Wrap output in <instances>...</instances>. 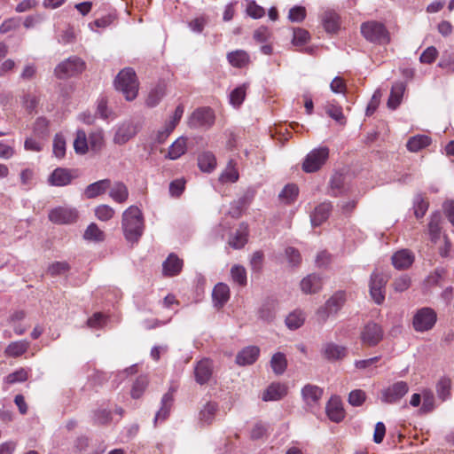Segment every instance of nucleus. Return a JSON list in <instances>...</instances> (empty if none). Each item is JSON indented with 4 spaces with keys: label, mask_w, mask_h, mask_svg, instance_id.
I'll use <instances>...</instances> for the list:
<instances>
[{
    "label": "nucleus",
    "mask_w": 454,
    "mask_h": 454,
    "mask_svg": "<svg viewBox=\"0 0 454 454\" xmlns=\"http://www.w3.org/2000/svg\"><path fill=\"white\" fill-rule=\"evenodd\" d=\"M227 59L232 67H243L249 62V55L243 50H237L227 55Z\"/></svg>",
    "instance_id": "obj_35"
},
{
    "label": "nucleus",
    "mask_w": 454,
    "mask_h": 454,
    "mask_svg": "<svg viewBox=\"0 0 454 454\" xmlns=\"http://www.w3.org/2000/svg\"><path fill=\"white\" fill-rule=\"evenodd\" d=\"M122 230L129 242H137L144 232V219L141 210L135 206L127 208L122 214Z\"/></svg>",
    "instance_id": "obj_1"
},
{
    "label": "nucleus",
    "mask_w": 454,
    "mask_h": 454,
    "mask_svg": "<svg viewBox=\"0 0 454 454\" xmlns=\"http://www.w3.org/2000/svg\"><path fill=\"white\" fill-rule=\"evenodd\" d=\"M89 148L94 153L100 152L105 145L104 133L102 129H97L89 134Z\"/></svg>",
    "instance_id": "obj_37"
},
{
    "label": "nucleus",
    "mask_w": 454,
    "mask_h": 454,
    "mask_svg": "<svg viewBox=\"0 0 454 454\" xmlns=\"http://www.w3.org/2000/svg\"><path fill=\"white\" fill-rule=\"evenodd\" d=\"M165 96V86L158 84L153 88L146 98L145 104L149 107L156 106Z\"/></svg>",
    "instance_id": "obj_38"
},
{
    "label": "nucleus",
    "mask_w": 454,
    "mask_h": 454,
    "mask_svg": "<svg viewBox=\"0 0 454 454\" xmlns=\"http://www.w3.org/2000/svg\"><path fill=\"white\" fill-rule=\"evenodd\" d=\"M438 55V51L435 47H427L421 54L419 60L421 63L431 64L433 63Z\"/></svg>",
    "instance_id": "obj_63"
},
{
    "label": "nucleus",
    "mask_w": 454,
    "mask_h": 454,
    "mask_svg": "<svg viewBox=\"0 0 454 454\" xmlns=\"http://www.w3.org/2000/svg\"><path fill=\"white\" fill-rule=\"evenodd\" d=\"M361 34L369 42L387 44L390 42L389 33L385 25L377 20H369L361 24Z\"/></svg>",
    "instance_id": "obj_3"
},
{
    "label": "nucleus",
    "mask_w": 454,
    "mask_h": 454,
    "mask_svg": "<svg viewBox=\"0 0 454 454\" xmlns=\"http://www.w3.org/2000/svg\"><path fill=\"white\" fill-rule=\"evenodd\" d=\"M270 366L275 374H283L287 367V361L285 354L281 352L274 354L270 359Z\"/></svg>",
    "instance_id": "obj_41"
},
{
    "label": "nucleus",
    "mask_w": 454,
    "mask_h": 454,
    "mask_svg": "<svg viewBox=\"0 0 454 454\" xmlns=\"http://www.w3.org/2000/svg\"><path fill=\"white\" fill-rule=\"evenodd\" d=\"M173 395L170 392H168L163 395L161 398V406L160 410L157 411L154 418V424L156 425L158 421H164L169 415L172 404H173Z\"/></svg>",
    "instance_id": "obj_29"
},
{
    "label": "nucleus",
    "mask_w": 454,
    "mask_h": 454,
    "mask_svg": "<svg viewBox=\"0 0 454 454\" xmlns=\"http://www.w3.org/2000/svg\"><path fill=\"white\" fill-rule=\"evenodd\" d=\"M30 346L26 340L12 341L4 349V355L9 357H18L25 354Z\"/></svg>",
    "instance_id": "obj_30"
},
{
    "label": "nucleus",
    "mask_w": 454,
    "mask_h": 454,
    "mask_svg": "<svg viewBox=\"0 0 454 454\" xmlns=\"http://www.w3.org/2000/svg\"><path fill=\"white\" fill-rule=\"evenodd\" d=\"M299 189L294 184H286L279 193V198L286 204L293 202L298 196Z\"/></svg>",
    "instance_id": "obj_48"
},
{
    "label": "nucleus",
    "mask_w": 454,
    "mask_h": 454,
    "mask_svg": "<svg viewBox=\"0 0 454 454\" xmlns=\"http://www.w3.org/2000/svg\"><path fill=\"white\" fill-rule=\"evenodd\" d=\"M306 17V9L303 6H294L289 10L288 19L292 22H301Z\"/></svg>",
    "instance_id": "obj_60"
},
{
    "label": "nucleus",
    "mask_w": 454,
    "mask_h": 454,
    "mask_svg": "<svg viewBox=\"0 0 454 454\" xmlns=\"http://www.w3.org/2000/svg\"><path fill=\"white\" fill-rule=\"evenodd\" d=\"M114 209L108 205H99L95 209V215L100 221H108L114 215Z\"/></svg>",
    "instance_id": "obj_52"
},
{
    "label": "nucleus",
    "mask_w": 454,
    "mask_h": 454,
    "mask_svg": "<svg viewBox=\"0 0 454 454\" xmlns=\"http://www.w3.org/2000/svg\"><path fill=\"white\" fill-rule=\"evenodd\" d=\"M305 321V316L301 311L295 310L290 313L286 318V325L291 330L300 328Z\"/></svg>",
    "instance_id": "obj_46"
},
{
    "label": "nucleus",
    "mask_w": 454,
    "mask_h": 454,
    "mask_svg": "<svg viewBox=\"0 0 454 454\" xmlns=\"http://www.w3.org/2000/svg\"><path fill=\"white\" fill-rule=\"evenodd\" d=\"M246 85H241L231 91L230 102L233 106L239 107L243 103L246 97Z\"/></svg>",
    "instance_id": "obj_53"
},
{
    "label": "nucleus",
    "mask_w": 454,
    "mask_h": 454,
    "mask_svg": "<svg viewBox=\"0 0 454 454\" xmlns=\"http://www.w3.org/2000/svg\"><path fill=\"white\" fill-rule=\"evenodd\" d=\"M231 276L233 282L244 286L247 285V271L241 265H234L231 269Z\"/></svg>",
    "instance_id": "obj_50"
},
{
    "label": "nucleus",
    "mask_w": 454,
    "mask_h": 454,
    "mask_svg": "<svg viewBox=\"0 0 454 454\" xmlns=\"http://www.w3.org/2000/svg\"><path fill=\"white\" fill-rule=\"evenodd\" d=\"M78 212L75 208L59 207L52 209L49 214V219L57 224H67L75 222Z\"/></svg>",
    "instance_id": "obj_11"
},
{
    "label": "nucleus",
    "mask_w": 454,
    "mask_h": 454,
    "mask_svg": "<svg viewBox=\"0 0 454 454\" xmlns=\"http://www.w3.org/2000/svg\"><path fill=\"white\" fill-rule=\"evenodd\" d=\"M436 320V312L429 307H424L414 314L412 326L416 332L424 333L431 330Z\"/></svg>",
    "instance_id": "obj_5"
},
{
    "label": "nucleus",
    "mask_w": 454,
    "mask_h": 454,
    "mask_svg": "<svg viewBox=\"0 0 454 454\" xmlns=\"http://www.w3.org/2000/svg\"><path fill=\"white\" fill-rule=\"evenodd\" d=\"M411 286V278L407 275H403L395 279L393 286L395 291L402 293L406 291Z\"/></svg>",
    "instance_id": "obj_64"
},
{
    "label": "nucleus",
    "mask_w": 454,
    "mask_h": 454,
    "mask_svg": "<svg viewBox=\"0 0 454 454\" xmlns=\"http://www.w3.org/2000/svg\"><path fill=\"white\" fill-rule=\"evenodd\" d=\"M137 126L132 121L121 123L114 133V143L119 145L126 144L137 135Z\"/></svg>",
    "instance_id": "obj_13"
},
{
    "label": "nucleus",
    "mask_w": 454,
    "mask_h": 454,
    "mask_svg": "<svg viewBox=\"0 0 454 454\" xmlns=\"http://www.w3.org/2000/svg\"><path fill=\"white\" fill-rule=\"evenodd\" d=\"M322 24L327 33H336L340 28V16L333 11H325L322 15Z\"/></svg>",
    "instance_id": "obj_27"
},
{
    "label": "nucleus",
    "mask_w": 454,
    "mask_h": 454,
    "mask_svg": "<svg viewBox=\"0 0 454 454\" xmlns=\"http://www.w3.org/2000/svg\"><path fill=\"white\" fill-rule=\"evenodd\" d=\"M346 301V294L344 292H337L331 298L327 300L325 307L318 310V313L324 312V318L331 314L337 313L343 306Z\"/></svg>",
    "instance_id": "obj_14"
},
{
    "label": "nucleus",
    "mask_w": 454,
    "mask_h": 454,
    "mask_svg": "<svg viewBox=\"0 0 454 454\" xmlns=\"http://www.w3.org/2000/svg\"><path fill=\"white\" fill-rule=\"evenodd\" d=\"M321 353L328 361H337L347 356V348L334 342H327L323 345Z\"/></svg>",
    "instance_id": "obj_15"
},
{
    "label": "nucleus",
    "mask_w": 454,
    "mask_h": 454,
    "mask_svg": "<svg viewBox=\"0 0 454 454\" xmlns=\"http://www.w3.org/2000/svg\"><path fill=\"white\" fill-rule=\"evenodd\" d=\"M78 171L64 168H57L49 176V183L53 186H66L78 177Z\"/></svg>",
    "instance_id": "obj_12"
},
{
    "label": "nucleus",
    "mask_w": 454,
    "mask_h": 454,
    "mask_svg": "<svg viewBox=\"0 0 454 454\" xmlns=\"http://www.w3.org/2000/svg\"><path fill=\"white\" fill-rule=\"evenodd\" d=\"M329 157V149L320 146L310 151L302 163V170L306 173H314L319 170Z\"/></svg>",
    "instance_id": "obj_4"
},
{
    "label": "nucleus",
    "mask_w": 454,
    "mask_h": 454,
    "mask_svg": "<svg viewBox=\"0 0 454 454\" xmlns=\"http://www.w3.org/2000/svg\"><path fill=\"white\" fill-rule=\"evenodd\" d=\"M344 176L341 174H334L330 180V187L333 191V195L338 196L341 193L344 185Z\"/></svg>",
    "instance_id": "obj_57"
},
{
    "label": "nucleus",
    "mask_w": 454,
    "mask_h": 454,
    "mask_svg": "<svg viewBox=\"0 0 454 454\" xmlns=\"http://www.w3.org/2000/svg\"><path fill=\"white\" fill-rule=\"evenodd\" d=\"M74 149L78 154H85L89 151L88 137L84 130L78 129L74 140Z\"/></svg>",
    "instance_id": "obj_40"
},
{
    "label": "nucleus",
    "mask_w": 454,
    "mask_h": 454,
    "mask_svg": "<svg viewBox=\"0 0 454 454\" xmlns=\"http://www.w3.org/2000/svg\"><path fill=\"white\" fill-rule=\"evenodd\" d=\"M198 166L203 172H211L216 166V160L212 153L205 152L198 157Z\"/></svg>",
    "instance_id": "obj_36"
},
{
    "label": "nucleus",
    "mask_w": 454,
    "mask_h": 454,
    "mask_svg": "<svg viewBox=\"0 0 454 454\" xmlns=\"http://www.w3.org/2000/svg\"><path fill=\"white\" fill-rule=\"evenodd\" d=\"M333 206L331 202H323L319 204L317 207H316L314 212L310 215V221L312 226H319L322 224L325 221L327 220V218L330 215V213L332 211Z\"/></svg>",
    "instance_id": "obj_20"
},
{
    "label": "nucleus",
    "mask_w": 454,
    "mask_h": 454,
    "mask_svg": "<svg viewBox=\"0 0 454 454\" xmlns=\"http://www.w3.org/2000/svg\"><path fill=\"white\" fill-rule=\"evenodd\" d=\"M409 391L405 381H397L382 390L381 401L385 403L399 402Z\"/></svg>",
    "instance_id": "obj_8"
},
{
    "label": "nucleus",
    "mask_w": 454,
    "mask_h": 454,
    "mask_svg": "<svg viewBox=\"0 0 454 454\" xmlns=\"http://www.w3.org/2000/svg\"><path fill=\"white\" fill-rule=\"evenodd\" d=\"M215 122L214 111L209 107H202L195 110L189 120L191 128L209 129Z\"/></svg>",
    "instance_id": "obj_7"
},
{
    "label": "nucleus",
    "mask_w": 454,
    "mask_h": 454,
    "mask_svg": "<svg viewBox=\"0 0 454 454\" xmlns=\"http://www.w3.org/2000/svg\"><path fill=\"white\" fill-rule=\"evenodd\" d=\"M260 354V348L256 346H248L239 351L236 356V363L239 365H249L254 364Z\"/></svg>",
    "instance_id": "obj_19"
},
{
    "label": "nucleus",
    "mask_w": 454,
    "mask_h": 454,
    "mask_svg": "<svg viewBox=\"0 0 454 454\" xmlns=\"http://www.w3.org/2000/svg\"><path fill=\"white\" fill-rule=\"evenodd\" d=\"M212 298L216 307L222 308L230 299V288L224 283H218L212 292Z\"/></svg>",
    "instance_id": "obj_25"
},
{
    "label": "nucleus",
    "mask_w": 454,
    "mask_h": 454,
    "mask_svg": "<svg viewBox=\"0 0 454 454\" xmlns=\"http://www.w3.org/2000/svg\"><path fill=\"white\" fill-rule=\"evenodd\" d=\"M184 108L182 105H179L176 106L174 115L172 119L166 124L167 125V133H171L179 121L181 120L183 114H184Z\"/></svg>",
    "instance_id": "obj_61"
},
{
    "label": "nucleus",
    "mask_w": 454,
    "mask_h": 454,
    "mask_svg": "<svg viewBox=\"0 0 454 454\" xmlns=\"http://www.w3.org/2000/svg\"><path fill=\"white\" fill-rule=\"evenodd\" d=\"M309 33L301 27L294 29V35L292 43L295 46H301L307 43L309 40Z\"/></svg>",
    "instance_id": "obj_54"
},
{
    "label": "nucleus",
    "mask_w": 454,
    "mask_h": 454,
    "mask_svg": "<svg viewBox=\"0 0 454 454\" xmlns=\"http://www.w3.org/2000/svg\"><path fill=\"white\" fill-rule=\"evenodd\" d=\"M43 141L44 139H39L36 137H27L24 142V148L27 151L41 152L43 147Z\"/></svg>",
    "instance_id": "obj_56"
},
{
    "label": "nucleus",
    "mask_w": 454,
    "mask_h": 454,
    "mask_svg": "<svg viewBox=\"0 0 454 454\" xmlns=\"http://www.w3.org/2000/svg\"><path fill=\"white\" fill-rule=\"evenodd\" d=\"M213 372L212 362L208 359H202L197 363L194 368V375L196 381L203 385L207 383L211 376Z\"/></svg>",
    "instance_id": "obj_17"
},
{
    "label": "nucleus",
    "mask_w": 454,
    "mask_h": 454,
    "mask_svg": "<svg viewBox=\"0 0 454 454\" xmlns=\"http://www.w3.org/2000/svg\"><path fill=\"white\" fill-rule=\"evenodd\" d=\"M451 381L449 378L442 377L436 385L438 397L445 401L450 395Z\"/></svg>",
    "instance_id": "obj_49"
},
{
    "label": "nucleus",
    "mask_w": 454,
    "mask_h": 454,
    "mask_svg": "<svg viewBox=\"0 0 454 454\" xmlns=\"http://www.w3.org/2000/svg\"><path fill=\"white\" fill-rule=\"evenodd\" d=\"M33 134L39 139L46 140L49 137V122L45 118H38L36 119L34 127H33Z\"/></svg>",
    "instance_id": "obj_43"
},
{
    "label": "nucleus",
    "mask_w": 454,
    "mask_h": 454,
    "mask_svg": "<svg viewBox=\"0 0 454 454\" xmlns=\"http://www.w3.org/2000/svg\"><path fill=\"white\" fill-rule=\"evenodd\" d=\"M431 144V138L426 135H417L411 137L407 142V149L410 152L417 153Z\"/></svg>",
    "instance_id": "obj_32"
},
{
    "label": "nucleus",
    "mask_w": 454,
    "mask_h": 454,
    "mask_svg": "<svg viewBox=\"0 0 454 454\" xmlns=\"http://www.w3.org/2000/svg\"><path fill=\"white\" fill-rule=\"evenodd\" d=\"M413 261V254L407 249L397 251L392 256V263L394 267L398 270L409 268L412 264Z\"/></svg>",
    "instance_id": "obj_22"
},
{
    "label": "nucleus",
    "mask_w": 454,
    "mask_h": 454,
    "mask_svg": "<svg viewBox=\"0 0 454 454\" xmlns=\"http://www.w3.org/2000/svg\"><path fill=\"white\" fill-rule=\"evenodd\" d=\"M28 373L27 371L24 368H20L17 371H15L12 373H10L5 378V382L8 384H14L18 382H23L27 380Z\"/></svg>",
    "instance_id": "obj_59"
},
{
    "label": "nucleus",
    "mask_w": 454,
    "mask_h": 454,
    "mask_svg": "<svg viewBox=\"0 0 454 454\" xmlns=\"http://www.w3.org/2000/svg\"><path fill=\"white\" fill-rule=\"evenodd\" d=\"M287 395V387L282 383H272L263 392L262 400L268 401H278L282 399Z\"/></svg>",
    "instance_id": "obj_21"
},
{
    "label": "nucleus",
    "mask_w": 454,
    "mask_h": 454,
    "mask_svg": "<svg viewBox=\"0 0 454 454\" xmlns=\"http://www.w3.org/2000/svg\"><path fill=\"white\" fill-rule=\"evenodd\" d=\"M325 409L329 419L335 423L340 422L345 417L341 401L337 396H333L328 401Z\"/></svg>",
    "instance_id": "obj_16"
},
{
    "label": "nucleus",
    "mask_w": 454,
    "mask_h": 454,
    "mask_svg": "<svg viewBox=\"0 0 454 454\" xmlns=\"http://www.w3.org/2000/svg\"><path fill=\"white\" fill-rule=\"evenodd\" d=\"M258 313L261 319L271 321L275 317V306L273 303L263 304Z\"/></svg>",
    "instance_id": "obj_62"
},
{
    "label": "nucleus",
    "mask_w": 454,
    "mask_h": 454,
    "mask_svg": "<svg viewBox=\"0 0 454 454\" xmlns=\"http://www.w3.org/2000/svg\"><path fill=\"white\" fill-rule=\"evenodd\" d=\"M148 385L146 376H139L134 382L131 389V396L135 399L139 398Z\"/></svg>",
    "instance_id": "obj_51"
},
{
    "label": "nucleus",
    "mask_w": 454,
    "mask_h": 454,
    "mask_svg": "<svg viewBox=\"0 0 454 454\" xmlns=\"http://www.w3.org/2000/svg\"><path fill=\"white\" fill-rule=\"evenodd\" d=\"M109 196L117 203H124L129 197L128 187L121 182H116L109 188Z\"/></svg>",
    "instance_id": "obj_31"
},
{
    "label": "nucleus",
    "mask_w": 454,
    "mask_h": 454,
    "mask_svg": "<svg viewBox=\"0 0 454 454\" xmlns=\"http://www.w3.org/2000/svg\"><path fill=\"white\" fill-rule=\"evenodd\" d=\"M360 338L363 344L369 347L376 346L383 338V330L380 325L369 322L362 329Z\"/></svg>",
    "instance_id": "obj_9"
},
{
    "label": "nucleus",
    "mask_w": 454,
    "mask_h": 454,
    "mask_svg": "<svg viewBox=\"0 0 454 454\" xmlns=\"http://www.w3.org/2000/svg\"><path fill=\"white\" fill-rule=\"evenodd\" d=\"M163 274L173 277L179 274L183 268V261L175 254H170L162 264Z\"/></svg>",
    "instance_id": "obj_23"
},
{
    "label": "nucleus",
    "mask_w": 454,
    "mask_h": 454,
    "mask_svg": "<svg viewBox=\"0 0 454 454\" xmlns=\"http://www.w3.org/2000/svg\"><path fill=\"white\" fill-rule=\"evenodd\" d=\"M114 85L117 90L122 92L128 101L135 99L138 92V81L135 71L126 67L117 74Z\"/></svg>",
    "instance_id": "obj_2"
},
{
    "label": "nucleus",
    "mask_w": 454,
    "mask_h": 454,
    "mask_svg": "<svg viewBox=\"0 0 454 454\" xmlns=\"http://www.w3.org/2000/svg\"><path fill=\"white\" fill-rule=\"evenodd\" d=\"M247 225L246 223H241L237 229L235 234L230 238L229 245L234 249L242 248L247 242Z\"/></svg>",
    "instance_id": "obj_28"
},
{
    "label": "nucleus",
    "mask_w": 454,
    "mask_h": 454,
    "mask_svg": "<svg viewBox=\"0 0 454 454\" xmlns=\"http://www.w3.org/2000/svg\"><path fill=\"white\" fill-rule=\"evenodd\" d=\"M218 410V405L216 403L208 402L207 403L203 408L200 410L199 414L200 421L203 424L209 425L211 424Z\"/></svg>",
    "instance_id": "obj_33"
},
{
    "label": "nucleus",
    "mask_w": 454,
    "mask_h": 454,
    "mask_svg": "<svg viewBox=\"0 0 454 454\" xmlns=\"http://www.w3.org/2000/svg\"><path fill=\"white\" fill-rule=\"evenodd\" d=\"M405 86L403 82H395L392 88L389 98L387 100V106L390 109H395L401 103Z\"/></svg>",
    "instance_id": "obj_34"
},
{
    "label": "nucleus",
    "mask_w": 454,
    "mask_h": 454,
    "mask_svg": "<svg viewBox=\"0 0 454 454\" xmlns=\"http://www.w3.org/2000/svg\"><path fill=\"white\" fill-rule=\"evenodd\" d=\"M105 233L98 225L91 223L84 231L83 238L89 241L101 242L105 239Z\"/></svg>",
    "instance_id": "obj_44"
},
{
    "label": "nucleus",
    "mask_w": 454,
    "mask_h": 454,
    "mask_svg": "<svg viewBox=\"0 0 454 454\" xmlns=\"http://www.w3.org/2000/svg\"><path fill=\"white\" fill-rule=\"evenodd\" d=\"M186 138L180 137L169 147L168 157L170 160H176L186 152Z\"/></svg>",
    "instance_id": "obj_39"
},
{
    "label": "nucleus",
    "mask_w": 454,
    "mask_h": 454,
    "mask_svg": "<svg viewBox=\"0 0 454 454\" xmlns=\"http://www.w3.org/2000/svg\"><path fill=\"white\" fill-rule=\"evenodd\" d=\"M440 222H441V215L440 213H434L430 217V222L428 223V231L431 240L433 242H436L440 237Z\"/></svg>",
    "instance_id": "obj_47"
},
{
    "label": "nucleus",
    "mask_w": 454,
    "mask_h": 454,
    "mask_svg": "<svg viewBox=\"0 0 454 454\" xmlns=\"http://www.w3.org/2000/svg\"><path fill=\"white\" fill-rule=\"evenodd\" d=\"M238 179L239 173L236 168V162L233 160H231L223 172L221 174L219 180L222 183H235Z\"/></svg>",
    "instance_id": "obj_42"
},
{
    "label": "nucleus",
    "mask_w": 454,
    "mask_h": 454,
    "mask_svg": "<svg viewBox=\"0 0 454 454\" xmlns=\"http://www.w3.org/2000/svg\"><path fill=\"white\" fill-rule=\"evenodd\" d=\"M53 153L57 158H63L66 153V141L59 134H57L53 140Z\"/></svg>",
    "instance_id": "obj_58"
},
{
    "label": "nucleus",
    "mask_w": 454,
    "mask_h": 454,
    "mask_svg": "<svg viewBox=\"0 0 454 454\" xmlns=\"http://www.w3.org/2000/svg\"><path fill=\"white\" fill-rule=\"evenodd\" d=\"M387 280L385 277L373 271L370 279V294L377 304H381L385 300V286Z\"/></svg>",
    "instance_id": "obj_10"
},
{
    "label": "nucleus",
    "mask_w": 454,
    "mask_h": 454,
    "mask_svg": "<svg viewBox=\"0 0 454 454\" xmlns=\"http://www.w3.org/2000/svg\"><path fill=\"white\" fill-rule=\"evenodd\" d=\"M110 187V179H102L89 184L84 191V195L87 199H93L104 194Z\"/></svg>",
    "instance_id": "obj_24"
},
{
    "label": "nucleus",
    "mask_w": 454,
    "mask_h": 454,
    "mask_svg": "<svg viewBox=\"0 0 454 454\" xmlns=\"http://www.w3.org/2000/svg\"><path fill=\"white\" fill-rule=\"evenodd\" d=\"M326 114L340 124L345 123V117L342 113V108L340 106L328 105L325 107Z\"/></svg>",
    "instance_id": "obj_55"
},
{
    "label": "nucleus",
    "mask_w": 454,
    "mask_h": 454,
    "mask_svg": "<svg viewBox=\"0 0 454 454\" xmlns=\"http://www.w3.org/2000/svg\"><path fill=\"white\" fill-rule=\"evenodd\" d=\"M323 286L322 278L316 274H310L301 281V288L305 294L318 292Z\"/></svg>",
    "instance_id": "obj_26"
},
{
    "label": "nucleus",
    "mask_w": 454,
    "mask_h": 454,
    "mask_svg": "<svg viewBox=\"0 0 454 454\" xmlns=\"http://www.w3.org/2000/svg\"><path fill=\"white\" fill-rule=\"evenodd\" d=\"M429 203L422 194H417L413 200V210L417 218H422L428 209Z\"/></svg>",
    "instance_id": "obj_45"
},
{
    "label": "nucleus",
    "mask_w": 454,
    "mask_h": 454,
    "mask_svg": "<svg viewBox=\"0 0 454 454\" xmlns=\"http://www.w3.org/2000/svg\"><path fill=\"white\" fill-rule=\"evenodd\" d=\"M304 402L310 408L315 407L323 395V389L317 386L308 384L301 389Z\"/></svg>",
    "instance_id": "obj_18"
},
{
    "label": "nucleus",
    "mask_w": 454,
    "mask_h": 454,
    "mask_svg": "<svg viewBox=\"0 0 454 454\" xmlns=\"http://www.w3.org/2000/svg\"><path fill=\"white\" fill-rule=\"evenodd\" d=\"M84 69V62L77 57L69 58L59 63L55 68L59 79H66L76 75Z\"/></svg>",
    "instance_id": "obj_6"
}]
</instances>
